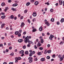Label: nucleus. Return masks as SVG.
<instances>
[{
  "instance_id": "f3484780",
  "label": "nucleus",
  "mask_w": 64,
  "mask_h": 64,
  "mask_svg": "<svg viewBox=\"0 0 64 64\" xmlns=\"http://www.w3.org/2000/svg\"><path fill=\"white\" fill-rule=\"evenodd\" d=\"M18 5V4H14L12 5L13 6H17Z\"/></svg>"
},
{
  "instance_id": "09e8293b",
  "label": "nucleus",
  "mask_w": 64,
  "mask_h": 64,
  "mask_svg": "<svg viewBox=\"0 0 64 64\" xmlns=\"http://www.w3.org/2000/svg\"><path fill=\"white\" fill-rule=\"evenodd\" d=\"M34 48L35 49H37V47H36V46L35 45L34 46Z\"/></svg>"
},
{
  "instance_id": "a18cd8bd",
  "label": "nucleus",
  "mask_w": 64,
  "mask_h": 64,
  "mask_svg": "<svg viewBox=\"0 0 64 64\" xmlns=\"http://www.w3.org/2000/svg\"><path fill=\"white\" fill-rule=\"evenodd\" d=\"M36 20V18H34L33 19L32 21L33 22H34V21H35V20Z\"/></svg>"
},
{
  "instance_id": "13d9d810",
  "label": "nucleus",
  "mask_w": 64,
  "mask_h": 64,
  "mask_svg": "<svg viewBox=\"0 0 64 64\" xmlns=\"http://www.w3.org/2000/svg\"><path fill=\"white\" fill-rule=\"evenodd\" d=\"M19 32H20V33H21L22 32V30H19Z\"/></svg>"
},
{
  "instance_id": "4468645a",
  "label": "nucleus",
  "mask_w": 64,
  "mask_h": 64,
  "mask_svg": "<svg viewBox=\"0 0 64 64\" xmlns=\"http://www.w3.org/2000/svg\"><path fill=\"white\" fill-rule=\"evenodd\" d=\"M7 10H8V7H6V8H5L4 11H5V12H6Z\"/></svg>"
},
{
  "instance_id": "de8ad7c7",
  "label": "nucleus",
  "mask_w": 64,
  "mask_h": 64,
  "mask_svg": "<svg viewBox=\"0 0 64 64\" xmlns=\"http://www.w3.org/2000/svg\"><path fill=\"white\" fill-rule=\"evenodd\" d=\"M34 0H30V2L32 3H33V2H34Z\"/></svg>"
},
{
  "instance_id": "0e129e2a",
  "label": "nucleus",
  "mask_w": 64,
  "mask_h": 64,
  "mask_svg": "<svg viewBox=\"0 0 64 64\" xmlns=\"http://www.w3.org/2000/svg\"><path fill=\"white\" fill-rule=\"evenodd\" d=\"M15 60H18V58H15Z\"/></svg>"
},
{
  "instance_id": "a211bd4d",
  "label": "nucleus",
  "mask_w": 64,
  "mask_h": 64,
  "mask_svg": "<svg viewBox=\"0 0 64 64\" xmlns=\"http://www.w3.org/2000/svg\"><path fill=\"white\" fill-rule=\"evenodd\" d=\"M36 31H37V30L36 29H35V28L33 29L32 30V31L33 32H36Z\"/></svg>"
},
{
  "instance_id": "cd10ccee",
  "label": "nucleus",
  "mask_w": 64,
  "mask_h": 64,
  "mask_svg": "<svg viewBox=\"0 0 64 64\" xmlns=\"http://www.w3.org/2000/svg\"><path fill=\"white\" fill-rule=\"evenodd\" d=\"M53 11H54V10H53V9L52 8L50 10V12H53Z\"/></svg>"
},
{
  "instance_id": "b1692460",
  "label": "nucleus",
  "mask_w": 64,
  "mask_h": 64,
  "mask_svg": "<svg viewBox=\"0 0 64 64\" xmlns=\"http://www.w3.org/2000/svg\"><path fill=\"white\" fill-rule=\"evenodd\" d=\"M50 20L52 22H54V19L53 18H52Z\"/></svg>"
},
{
  "instance_id": "864d4df0",
  "label": "nucleus",
  "mask_w": 64,
  "mask_h": 64,
  "mask_svg": "<svg viewBox=\"0 0 64 64\" xmlns=\"http://www.w3.org/2000/svg\"><path fill=\"white\" fill-rule=\"evenodd\" d=\"M27 10H25L24 11V13H27Z\"/></svg>"
},
{
  "instance_id": "2f4dec72",
  "label": "nucleus",
  "mask_w": 64,
  "mask_h": 64,
  "mask_svg": "<svg viewBox=\"0 0 64 64\" xmlns=\"http://www.w3.org/2000/svg\"><path fill=\"white\" fill-rule=\"evenodd\" d=\"M33 55V54H32V53H30V54H29V56H30V57L32 56Z\"/></svg>"
},
{
  "instance_id": "052dcab7",
  "label": "nucleus",
  "mask_w": 64,
  "mask_h": 64,
  "mask_svg": "<svg viewBox=\"0 0 64 64\" xmlns=\"http://www.w3.org/2000/svg\"><path fill=\"white\" fill-rule=\"evenodd\" d=\"M52 57H53V58H55V54L53 55L52 56Z\"/></svg>"
},
{
  "instance_id": "c756f323",
  "label": "nucleus",
  "mask_w": 64,
  "mask_h": 64,
  "mask_svg": "<svg viewBox=\"0 0 64 64\" xmlns=\"http://www.w3.org/2000/svg\"><path fill=\"white\" fill-rule=\"evenodd\" d=\"M48 52V51L47 50H45L44 51V54H46Z\"/></svg>"
},
{
  "instance_id": "69168bd1",
  "label": "nucleus",
  "mask_w": 64,
  "mask_h": 64,
  "mask_svg": "<svg viewBox=\"0 0 64 64\" xmlns=\"http://www.w3.org/2000/svg\"><path fill=\"white\" fill-rule=\"evenodd\" d=\"M23 16H22L20 17V19H23Z\"/></svg>"
},
{
  "instance_id": "bb28decb",
  "label": "nucleus",
  "mask_w": 64,
  "mask_h": 64,
  "mask_svg": "<svg viewBox=\"0 0 64 64\" xmlns=\"http://www.w3.org/2000/svg\"><path fill=\"white\" fill-rule=\"evenodd\" d=\"M43 48L42 47H40L39 48V49H40V50H43Z\"/></svg>"
},
{
  "instance_id": "423d86ee",
  "label": "nucleus",
  "mask_w": 64,
  "mask_h": 64,
  "mask_svg": "<svg viewBox=\"0 0 64 64\" xmlns=\"http://www.w3.org/2000/svg\"><path fill=\"white\" fill-rule=\"evenodd\" d=\"M24 25H25V24H24V22H22L21 23V24L20 26L21 27H24Z\"/></svg>"
},
{
  "instance_id": "c03bdc74",
  "label": "nucleus",
  "mask_w": 64,
  "mask_h": 64,
  "mask_svg": "<svg viewBox=\"0 0 64 64\" xmlns=\"http://www.w3.org/2000/svg\"><path fill=\"white\" fill-rule=\"evenodd\" d=\"M6 52H8L9 51V50L6 49Z\"/></svg>"
},
{
  "instance_id": "9d476101",
  "label": "nucleus",
  "mask_w": 64,
  "mask_h": 64,
  "mask_svg": "<svg viewBox=\"0 0 64 64\" xmlns=\"http://www.w3.org/2000/svg\"><path fill=\"white\" fill-rule=\"evenodd\" d=\"M38 3H39V2L38 1H36L34 3V4L35 5H37L38 4Z\"/></svg>"
},
{
  "instance_id": "0eeeda50",
  "label": "nucleus",
  "mask_w": 64,
  "mask_h": 64,
  "mask_svg": "<svg viewBox=\"0 0 64 64\" xmlns=\"http://www.w3.org/2000/svg\"><path fill=\"white\" fill-rule=\"evenodd\" d=\"M45 60V59L44 58H42L40 59V61L42 62H43Z\"/></svg>"
},
{
  "instance_id": "9b49d317",
  "label": "nucleus",
  "mask_w": 64,
  "mask_h": 64,
  "mask_svg": "<svg viewBox=\"0 0 64 64\" xmlns=\"http://www.w3.org/2000/svg\"><path fill=\"white\" fill-rule=\"evenodd\" d=\"M42 26H41L39 28V30L40 31H42Z\"/></svg>"
},
{
  "instance_id": "e2e57ef3",
  "label": "nucleus",
  "mask_w": 64,
  "mask_h": 64,
  "mask_svg": "<svg viewBox=\"0 0 64 64\" xmlns=\"http://www.w3.org/2000/svg\"><path fill=\"white\" fill-rule=\"evenodd\" d=\"M1 15H5V13L4 12H2L1 13Z\"/></svg>"
},
{
  "instance_id": "ea45409f",
  "label": "nucleus",
  "mask_w": 64,
  "mask_h": 64,
  "mask_svg": "<svg viewBox=\"0 0 64 64\" xmlns=\"http://www.w3.org/2000/svg\"><path fill=\"white\" fill-rule=\"evenodd\" d=\"M56 24H57L58 25H59L60 24V22H56Z\"/></svg>"
},
{
  "instance_id": "6ab92c4d",
  "label": "nucleus",
  "mask_w": 64,
  "mask_h": 64,
  "mask_svg": "<svg viewBox=\"0 0 64 64\" xmlns=\"http://www.w3.org/2000/svg\"><path fill=\"white\" fill-rule=\"evenodd\" d=\"M30 4V2H28L26 4V6H29V5Z\"/></svg>"
},
{
  "instance_id": "bf43d9fd",
  "label": "nucleus",
  "mask_w": 64,
  "mask_h": 64,
  "mask_svg": "<svg viewBox=\"0 0 64 64\" xmlns=\"http://www.w3.org/2000/svg\"><path fill=\"white\" fill-rule=\"evenodd\" d=\"M23 34H24V35H25V34H26V32H23Z\"/></svg>"
},
{
  "instance_id": "774afa93",
  "label": "nucleus",
  "mask_w": 64,
  "mask_h": 64,
  "mask_svg": "<svg viewBox=\"0 0 64 64\" xmlns=\"http://www.w3.org/2000/svg\"><path fill=\"white\" fill-rule=\"evenodd\" d=\"M13 64V62H10L9 63V64Z\"/></svg>"
},
{
  "instance_id": "f257e3e1",
  "label": "nucleus",
  "mask_w": 64,
  "mask_h": 64,
  "mask_svg": "<svg viewBox=\"0 0 64 64\" xmlns=\"http://www.w3.org/2000/svg\"><path fill=\"white\" fill-rule=\"evenodd\" d=\"M31 36H27V37L26 38V40L24 41V42L25 43H27L28 42V41H29V39H31Z\"/></svg>"
},
{
  "instance_id": "393cba45",
  "label": "nucleus",
  "mask_w": 64,
  "mask_h": 64,
  "mask_svg": "<svg viewBox=\"0 0 64 64\" xmlns=\"http://www.w3.org/2000/svg\"><path fill=\"white\" fill-rule=\"evenodd\" d=\"M18 33H19V32L18 31L16 32H15V35H17Z\"/></svg>"
},
{
  "instance_id": "20e7f679",
  "label": "nucleus",
  "mask_w": 64,
  "mask_h": 64,
  "mask_svg": "<svg viewBox=\"0 0 64 64\" xmlns=\"http://www.w3.org/2000/svg\"><path fill=\"white\" fill-rule=\"evenodd\" d=\"M23 41V40L22 39H19L18 40V42L19 43H21Z\"/></svg>"
},
{
  "instance_id": "7c9ffc66",
  "label": "nucleus",
  "mask_w": 64,
  "mask_h": 64,
  "mask_svg": "<svg viewBox=\"0 0 64 64\" xmlns=\"http://www.w3.org/2000/svg\"><path fill=\"white\" fill-rule=\"evenodd\" d=\"M26 47V46L25 45H24V46H23V49H25Z\"/></svg>"
},
{
  "instance_id": "4d7b16f0",
  "label": "nucleus",
  "mask_w": 64,
  "mask_h": 64,
  "mask_svg": "<svg viewBox=\"0 0 64 64\" xmlns=\"http://www.w3.org/2000/svg\"><path fill=\"white\" fill-rule=\"evenodd\" d=\"M27 46L28 47H29L30 46V44H28L27 45Z\"/></svg>"
},
{
  "instance_id": "f704fd0d",
  "label": "nucleus",
  "mask_w": 64,
  "mask_h": 64,
  "mask_svg": "<svg viewBox=\"0 0 64 64\" xmlns=\"http://www.w3.org/2000/svg\"><path fill=\"white\" fill-rule=\"evenodd\" d=\"M25 54H28V51H26L25 52Z\"/></svg>"
},
{
  "instance_id": "ddd939ff",
  "label": "nucleus",
  "mask_w": 64,
  "mask_h": 64,
  "mask_svg": "<svg viewBox=\"0 0 64 64\" xmlns=\"http://www.w3.org/2000/svg\"><path fill=\"white\" fill-rule=\"evenodd\" d=\"M24 51L23 50H22L20 52V54H23V53H24Z\"/></svg>"
},
{
  "instance_id": "4be33fe9",
  "label": "nucleus",
  "mask_w": 64,
  "mask_h": 64,
  "mask_svg": "<svg viewBox=\"0 0 64 64\" xmlns=\"http://www.w3.org/2000/svg\"><path fill=\"white\" fill-rule=\"evenodd\" d=\"M10 18L11 19H13V18H14V16H13V15H12L10 16Z\"/></svg>"
},
{
  "instance_id": "6e6552de",
  "label": "nucleus",
  "mask_w": 64,
  "mask_h": 64,
  "mask_svg": "<svg viewBox=\"0 0 64 64\" xmlns=\"http://www.w3.org/2000/svg\"><path fill=\"white\" fill-rule=\"evenodd\" d=\"M37 47H40L41 46V44L40 43H39V42H38V43L37 44Z\"/></svg>"
},
{
  "instance_id": "37998d69",
  "label": "nucleus",
  "mask_w": 64,
  "mask_h": 64,
  "mask_svg": "<svg viewBox=\"0 0 64 64\" xmlns=\"http://www.w3.org/2000/svg\"><path fill=\"white\" fill-rule=\"evenodd\" d=\"M28 22L29 23H30L31 22H30V20L29 19H28Z\"/></svg>"
},
{
  "instance_id": "c9c22d12",
  "label": "nucleus",
  "mask_w": 64,
  "mask_h": 64,
  "mask_svg": "<svg viewBox=\"0 0 64 64\" xmlns=\"http://www.w3.org/2000/svg\"><path fill=\"white\" fill-rule=\"evenodd\" d=\"M50 56H48L46 57V58L48 59H50Z\"/></svg>"
},
{
  "instance_id": "dca6fc26",
  "label": "nucleus",
  "mask_w": 64,
  "mask_h": 64,
  "mask_svg": "<svg viewBox=\"0 0 64 64\" xmlns=\"http://www.w3.org/2000/svg\"><path fill=\"white\" fill-rule=\"evenodd\" d=\"M64 21V19L63 18H62L61 19V20H60V22L62 23V22H63Z\"/></svg>"
},
{
  "instance_id": "6e6d98bb",
  "label": "nucleus",
  "mask_w": 64,
  "mask_h": 64,
  "mask_svg": "<svg viewBox=\"0 0 64 64\" xmlns=\"http://www.w3.org/2000/svg\"><path fill=\"white\" fill-rule=\"evenodd\" d=\"M32 62L33 60H29V62H30V63H31V62Z\"/></svg>"
},
{
  "instance_id": "5fc2aeb1",
  "label": "nucleus",
  "mask_w": 64,
  "mask_h": 64,
  "mask_svg": "<svg viewBox=\"0 0 64 64\" xmlns=\"http://www.w3.org/2000/svg\"><path fill=\"white\" fill-rule=\"evenodd\" d=\"M14 55V53H12L11 54H10V55L11 56H13Z\"/></svg>"
},
{
  "instance_id": "1a4fd4ad",
  "label": "nucleus",
  "mask_w": 64,
  "mask_h": 64,
  "mask_svg": "<svg viewBox=\"0 0 64 64\" xmlns=\"http://www.w3.org/2000/svg\"><path fill=\"white\" fill-rule=\"evenodd\" d=\"M59 1V4L60 5H62V0H58Z\"/></svg>"
},
{
  "instance_id": "338daca9",
  "label": "nucleus",
  "mask_w": 64,
  "mask_h": 64,
  "mask_svg": "<svg viewBox=\"0 0 64 64\" xmlns=\"http://www.w3.org/2000/svg\"><path fill=\"white\" fill-rule=\"evenodd\" d=\"M3 46V44H0V47H2Z\"/></svg>"
},
{
  "instance_id": "f03ea898",
  "label": "nucleus",
  "mask_w": 64,
  "mask_h": 64,
  "mask_svg": "<svg viewBox=\"0 0 64 64\" xmlns=\"http://www.w3.org/2000/svg\"><path fill=\"white\" fill-rule=\"evenodd\" d=\"M50 36L49 37V39L50 40H52V38H54V36L52 35V34H50Z\"/></svg>"
},
{
  "instance_id": "58836bf2",
  "label": "nucleus",
  "mask_w": 64,
  "mask_h": 64,
  "mask_svg": "<svg viewBox=\"0 0 64 64\" xmlns=\"http://www.w3.org/2000/svg\"><path fill=\"white\" fill-rule=\"evenodd\" d=\"M45 4H47L48 5H49L50 4L48 2L46 3Z\"/></svg>"
},
{
  "instance_id": "412c9836",
  "label": "nucleus",
  "mask_w": 64,
  "mask_h": 64,
  "mask_svg": "<svg viewBox=\"0 0 64 64\" xmlns=\"http://www.w3.org/2000/svg\"><path fill=\"white\" fill-rule=\"evenodd\" d=\"M37 54L38 55H41V52H38Z\"/></svg>"
},
{
  "instance_id": "2eb2a0df",
  "label": "nucleus",
  "mask_w": 64,
  "mask_h": 64,
  "mask_svg": "<svg viewBox=\"0 0 64 64\" xmlns=\"http://www.w3.org/2000/svg\"><path fill=\"white\" fill-rule=\"evenodd\" d=\"M6 4L4 3V2H2V4H1V6H5Z\"/></svg>"
},
{
  "instance_id": "8fccbe9b",
  "label": "nucleus",
  "mask_w": 64,
  "mask_h": 64,
  "mask_svg": "<svg viewBox=\"0 0 64 64\" xmlns=\"http://www.w3.org/2000/svg\"><path fill=\"white\" fill-rule=\"evenodd\" d=\"M34 60L35 61H37L38 60V59L37 58H35L34 59Z\"/></svg>"
},
{
  "instance_id": "f8f14e48",
  "label": "nucleus",
  "mask_w": 64,
  "mask_h": 64,
  "mask_svg": "<svg viewBox=\"0 0 64 64\" xmlns=\"http://www.w3.org/2000/svg\"><path fill=\"white\" fill-rule=\"evenodd\" d=\"M40 43H43V42H44V40H43V38H41L40 39Z\"/></svg>"
},
{
  "instance_id": "a878e982",
  "label": "nucleus",
  "mask_w": 64,
  "mask_h": 64,
  "mask_svg": "<svg viewBox=\"0 0 64 64\" xmlns=\"http://www.w3.org/2000/svg\"><path fill=\"white\" fill-rule=\"evenodd\" d=\"M28 59L29 60H32V59H33V58L32 57H30L28 58Z\"/></svg>"
},
{
  "instance_id": "7ed1b4c3",
  "label": "nucleus",
  "mask_w": 64,
  "mask_h": 64,
  "mask_svg": "<svg viewBox=\"0 0 64 64\" xmlns=\"http://www.w3.org/2000/svg\"><path fill=\"white\" fill-rule=\"evenodd\" d=\"M32 15L33 16L36 17V16L37 15V14H36V12H34L33 13Z\"/></svg>"
},
{
  "instance_id": "72a5a7b5",
  "label": "nucleus",
  "mask_w": 64,
  "mask_h": 64,
  "mask_svg": "<svg viewBox=\"0 0 64 64\" xmlns=\"http://www.w3.org/2000/svg\"><path fill=\"white\" fill-rule=\"evenodd\" d=\"M4 26V24H2L1 25L2 28Z\"/></svg>"
},
{
  "instance_id": "5701e85b",
  "label": "nucleus",
  "mask_w": 64,
  "mask_h": 64,
  "mask_svg": "<svg viewBox=\"0 0 64 64\" xmlns=\"http://www.w3.org/2000/svg\"><path fill=\"white\" fill-rule=\"evenodd\" d=\"M1 18H2V19H4V18H5L6 17V16H2L1 17Z\"/></svg>"
},
{
  "instance_id": "a19ab883",
  "label": "nucleus",
  "mask_w": 64,
  "mask_h": 64,
  "mask_svg": "<svg viewBox=\"0 0 64 64\" xmlns=\"http://www.w3.org/2000/svg\"><path fill=\"white\" fill-rule=\"evenodd\" d=\"M18 60H20L21 59V58L20 57H18Z\"/></svg>"
},
{
  "instance_id": "e433bc0d",
  "label": "nucleus",
  "mask_w": 64,
  "mask_h": 64,
  "mask_svg": "<svg viewBox=\"0 0 64 64\" xmlns=\"http://www.w3.org/2000/svg\"><path fill=\"white\" fill-rule=\"evenodd\" d=\"M63 43H64V42H60V45H63Z\"/></svg>"
},
{
  "instance_id": "473e14b6",
  "label": "nucleus",
  "mask_w": 64,
  "mask_h": 64,
  "mask_svg": "<svg viewBox=\"0 0 64 64\" xmlns=\"http://www.w3.org/2000/svg\"><path fill=\"white\" fill-rule=\"evenodd\" d=\"M62 60H63V58L61 57L60 58V61H62Z\"/></svg>"
},
{
  "instance_id": "aec40b11",
  "label": "nucleus",
  "mask_w": 64,
  "mask_h": 64,
  "mask_svg": "<svg viewBox=\"0 0 64 64\" xmlns=\"http://www.w3.org/2000/svg\"><path fill=\"white\" fill-rule=\"evenodd\" d=\"M28 43L30 44H32L33 43V42L31 41L28 40Z\"/></svg>"
},
{
  "instance_id": "3c124183",
  "label": "nucleus",
  "mask_w": 64,
  "mask_h": 64,
  "mask_svg": "<svg viewBox=\"0 0 64 64\" xmlns=\"http://www.w3.org/2000/svg\"><path fill=\"white\" fill-rule=\"evenodd\" d=\"M12 1L11 0H8V2H9V3H11Z\"/></svg>"
},
{
  "instance_id": "49530a36",
  "label": "nucleus",
  "mask_w": 64,
  "mask_h": 64,
  "mask_svg": "<svg viewBox=\"0 0 64 64\" xmlns=\"http://www.w3.org/2000/svg\"><path fill=\"white\" fill-rule=\"evenodd\" d=\"M11 45V43H8V46H10V45Z\"/></svg>"
},
{
  "instance_id": "680f3d73",
  "label": "nucleus",
  "mask_w": 64,
  "mask_h": 64,
  "mask_svg": "<svg viewBox=\"0 0 64 64\" xmlns=\"http://www.w3.org/2000/svg\"><path fill=\"white\" fill-rule=\"evenodd\" d=\"M12 48L11 47H10L9 48L10 50H11V49H12Z\"/></svg>"
},
{
  "instance_id": "603ef678",
  "label": "nucleus",
  "mask_w": 64,
  "mask_h": 64,
  "mask_svg": "<svg viewBox=\"0 0 64 64\" xmlns=\"http://www.w3.org/2000/svg\"><path fill=\"white\" fill-rule=\"evenodd\" d=\"M61 55L60 54L58 55V58H61Z\"/></svg>"
},
{
  "instance_id": "4c0bfd02",
  "label": "nucleus",
  "mask_w": 64,
  "mask_h": 64,
  "mask_svg": "<svg viewBox=\"0 0 64 64\" xmlns=\"http://www.w3.org/2000/svg\"><path fill=\"white\" fill-rule=\"evenodd\" d=\"M51 52V50H48V53H50Z\"/></svg>"
},
{
  "instance_id": "79ce46f5",
  "label": "nucleus",
  "mask_w": 64,
  "mask_h": 64,
  "mask_svg": "<svg viewBox=\"0 0 64 64\" xmlns=\"http://www.w3.org/2000/svg\"><path fill=\"white\" fill-rule=\"evenodd\" d=\"M21 35V34H18V36L19 37H20Z\"/></svg>"
},
{
  "instance_id": "39448f33",
  "label": "nucleus",
  "mask_w": 64,
  "mask_h": 64,
  "mask_svg": "<svg viewBox=\"0 0 64 64\" xmlns=\"http://www.w3.org/2000/svg\"><path fill=\"white\" fill-rule=\"evenodd\" d=\"M45 24L47 26H49L50 25V24H49L48 22H45Z\"/></svg>"
},
{
  "instance_id": "c85d7f7f",
  "label": "nucleus",
  "mask_w": 64,
  "mask_h": 64,
  "mask_svg": "<svg viewBox=\"0 0 64 64\" xmlns=\"http://www.w3.org/2000/svg\"><path fill=\"white\" fill-rule=\"evenodd\" d=\"M12 10L13 11H16V9H14L13 8H12Z\"/></svg>"
}]
</instances>
